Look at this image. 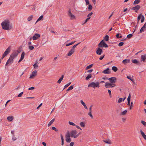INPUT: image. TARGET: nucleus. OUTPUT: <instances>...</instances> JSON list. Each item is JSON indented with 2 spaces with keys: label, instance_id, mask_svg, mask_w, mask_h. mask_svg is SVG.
Here are the masks:
<instances>
[{
  "label": "nucleus",
  "instance_id": "obj_1",
  "mask_svg": "<svg viewBox=\"0 0 146 146\" xmlns=\"http://www.w3.org/2000/svg\"><path fill=\"white\" fill-rule=\"evenodd\" d=\"M10 22L9 20H5L1 23V25L3 29L4 30H10L12 29V27L9 26Z\"/></svg>",
  "mask_w": 146,
  "mask_h": 146
},
{
  "label": "nucleus",
  "instance_id": "obj_2",
  "mask_svg": "<svg viewBox=\"0 0 146 146\" xmlns=\"http://www.w3.org/2000/svg\"><path fill=\"white\" fill-rule=\"evenodd\" d=\"M88 87L94 88H99L100 87V83L99 82H92L88 84Z\"/></svg>",
  "mask_w": 146,
  "mask_h": 146
},
{
  "label": "nucleus",
  "instance_id": "obj_3",
  "mask_svg": "<svg viewBox=\"0 0 146 146\" xmlns=\"http://www.w3.org/2000/svg\"><path fill=\"white\" fill-rule=\"evenodd\" d=\"M70 137H74L75 138L77 137L79 135V133L77 134L76 130H72L70 132Z\"/></svg>",
  "mask_w": 146,
  "mask_h": 146
},
{
  "label": "nucleus",
  "instance_id": "obj_4",
  "mask_svg": "<svg viewBox=\"0 0 146 146\" xmlns=\"http://www.w3.org/2000/svg\"><path fill=\"white\" fill-rule=\"evenodd\" d=\"M20 52L18 50L15 51L11 54L10 56V58H11L12 60H13L14 58H15Z\"/></svg>",
  "mask_w": 146,
  "mask_h": 146
},
{
  "label": "nucleus",
  "instance_id": "obj_5",
  "mask_svg": "<svg viewBox=\"0 0 146 146\" xmlns=\"http://www.w3.org/2000/svg\"><path fill=\"white\" fill-rule=\"evenodd\" d=\"M10 48V46L5 51L1 57V59H3L5 56L9 54L11 51Z\"/></svg>",
  "mask_w": 146,
  "mask_h": 146
},
{
  "label": "nucleus",
  "instance_id": "obj_6",
  "mask_svg": "<svg viewBox=\"0 0 146 146\" xmlns=\"http://www.w3.org/2000/svg\"><path fill=\"white\" fill-rule=\"evenodd\" d=\"M98 46L100 47H105L107 48L108 45L104 42L103 40H102L98 45Z\"/></svg>",
  "mask_w": 146,
  "mask_h": 146
},
{
  "label": "nucleus",
  "instance_id": "obj_7",
  "mask_svg": "<svg viewBox=\"0 0 146 146\" xmlns=\"http://www.w3.org/2000/svg\"><path fill=\"white\" fill-rule=\"evenodd\" d=\"M116 86L115 84H111V83L106 82L105 84V86L106 88H113Z\"/></svg>",
  "mask_w": 146,
  "mask_h": 146
},
{
  "label": "nucleus",
  "instance_id": "obj_8",
  "mask_svg": "<svg viewBox=\"0 0 146 146\" xmlns=\"http://www.w3.org/2000/svg\"><path fill=\"white\" fill-rule=\"evenodd\" d=\"M108 80L111 83L114 84L116 82L117 79L115 77H113L109 78Z\"/></svg>",
  "mask_w": 146,
  "mask_h": 146
},
{
  "label": "nucleus",
  "instance_id": "obj_9",
  "mask_svg": "<svg viewBox=\"0 0 146 146\" xmlns=\"http://www.w3.org/2000/svg\"><path fill=\"white\" fill-rule=\"evenodd\" d=\"M40 36V35L38 33H35L33 37V40H36Z\"/></svg>",
  "mask_w": 146,
  "mask_h": 146
},
{
  "label": "nucleus",
  "instance_id": "obj_10",
  "mask_svg": "<svg viewBox=\"0 0 146 146\" xmlns=\"http://www.w3.org/2000/svg\"><path fill=\"white\" fill-rule=\"evenodd\" d=\"M99 47L97 48V50L96 51V53L98 55H100L102 54V52L103 51L102 49H101Z\"/></svg>",
  "mask_w": 146,
  "mask_h": 146
},
{
  "label": "nucleus",
  "instance_id": "obj_11",
  "mask_svg": "<svg viewBox=\"0 0 146 146\" xmlns=\"http://www.w3.org/2000/svg\"><path fill=\"white\" fill-rule=\"evenodd\" d=\"M68 15L70 17L71 19H75V16L73 15L72 14L71 12L70 9L68 11Z\"/></svg>",
  "mask_w": 146,
  "mask_h": 146
},
{
  "label": "nucleus",
  "instance_id": "obj_12",
  "mask_svg": "<svg viewBox=\"0 0 146 146\" xmlns=\"http://www.w3.org/2000/svg\"><path fill=\"white\" fill-rule=\"evenodd\" d=\"M37 72L36 70H34L32 73V74L30 76L29 78H32L33 77L36 76V75Z\"/></svg>",
  "mask_w": 146,
  "mask_h": 146
},
{
  "label": "nucleus",
  "instance_id": "obj_13",
  "mask_svg": "<svg viewBox=\"0 0 146 146\" xmlns=\"http://www.w3.org/2000/svg\"><path fill=\"white\" fill-rule=\"evenodd\" d=\"M146 59V54L142 55L141 56V61L145 62V60Z\"/></svg>",
  "mask_w": 146,
  "mask_h": 146
},
{
  "label": "nucleus",
  "instance_id": "obj_14",
  "mask_svg": "<svg viewBox=\"0 0 146 146\" xmlns=\"http://www.w3.org/2000/svg\"><path fill=\"white\" fill-rule=\"evenodd\" d=\"M109 69L108 68L106 69L105 70L103 71L102 73L105 74H109L110 73L109 71Z\"/></svg>",
  "mask_w": 146,
  "mask_h": 146
},
{
  "label": "nucleus",
  "instance_id": "obj_15",
  "mask_svg": "<svg viewBox=\"0 0 146 146\" xmlns=\"http://www.w3.org/2000/svg\"><path fill=\"white\" fill-rule=\"evenodd\" d=\"M140 6L139 5H137L136 6L132 8L131 9L134 10H138L140 8Z\"/></svg>",
  "mask_w": 146,
  "mask_h": 146
},
{
  "label": "nucleus",
  "instance_id": "obj_16",
  "mask_svg": "<svg viewBox=\"0 0 146 146\" xmlns=\"http://www.w3.org/2000/svg\"><path fill=\"white\" fill-rule=\"evenodd\" d=\"M75 50L73 49H71L68 53L67 55L68 56L71 55L74 52Z\"/></svg>",
  "mask_w": 146,
  "mask_h": 146
},
{
  "label": "nucleus",
  "instance_id": "obj_17",
  "mask_svg": "<svg viewBox=\"0 0 146 146\" xmlns=\"http://www.w3.org/2000/svg\"><path fill=\"white\" fill-rule=\"evenodd\" d=\"M130 60L129 59H125L123 60L122 62L124 64H125L127 63H129L130 62Z\"/></svg>",
  "mask_w": 146,
  "mask_h": 146
},
{
  "label": "nucleus",
  "instance_id": "obj_18",
  "mask_svg": "<svg viewBox=\"0 0 146 146\" xmlns=\"http://www.w3.org/2000/svg\"><path fill=\"white\" fill-rule=\"evenodd\" d=\"M140 132L143 137L146 140V135L141 130H140Z\"/></svg>",
  "mask_w": 146,
  "mask_h": 146
},
{
  "label": "nucleus",
  "instance_id": "obj_19",
  "mask_svg": "<svg viewBox=\"0 0 146 146\" xmlns=\"http://www.w3.org/2000/svg\"><path fill=\"white\" fill-rule=\"evenodd\" d=\"M103 141L104 142H105L106 143H108V144H111V141L109 139H106L105 140H103Z\"/></svg>",
  "mask_w": 146,
  "mask_h": 146
},
{
  "label": "nucleus",
  "instance_id": "obj_20",
  "mask_svg": "<svg viewBox=\"0 0 146 146\" xmlns=\"http://www.w3.org/2000/svg\"><path fill=\"white\" fill-rule=\"evenodd\" d=\"M145 30H146V28L143 26L141 28L140 31V32L141 33Z\"/></svg>",
  "mask_w": 146,
  "mask_h": 146
},
{
  "label": "nucleus",
  "instance_id": "obj_21",
  "mask_svg": "<svg viewBox=\"0 0 146 146\" xmlns=\"http://www.w3.org/2000/svg\"><path fill=\"white\" fill-rule=\"evenodd\" d=\"M80 102L83 105V106H84V108L87 110L88 109V108L86 106V104L85 103L83 102V101L82 100H81L80 101Z\"/></svg>",
  "mask_w": 146,
  "mask_h": 146
},
{
  "label": "nucleus",
  "instance_id": "obj_22",
  "mask_svg": "<svg viewBox=\"0 0 146 146\" xmlns=\"http://www.w3.org/2000/svg\"><path fill=\"white\" fill-rule=\"evenodd\" d=\"M64 75H62L61 76V77L59 79V80H58L57 82V83L59 84H60L62 80H63V78H64Z\"/></svg>",
  "mask_w": 146,
  "mask_h": 146
},
{
  "label": "nucleus",
  "instance_id": "obj_23",
  "mask_svg": "<svg viewBox=\"0 0 146 146\" xmlns=\"http://www.w3.org/2000/svg\"><path fill=\"white\" fill-rule=\"evenodd\" d=\"M7 119L9 121H11L13 120V116H8L7 117Z\"/></svg>",
  "mask_w": 146,
  "mask_h": 146
},
{
  "label": "nucleus",
  "instance_id": "obj_24",
  "mask_svg": "<svg viewBox=\"0 0 146 146\" xmlns=\"http://www.w3.org/2000/svg\"><path fill=\"white\" fill-rule=\"evenodd\" d=\"M92 77V75L91 74H89L86 77V80H88L90 78Z\"/></svg>",
  "mask_w": 146,
  "mask_h": 146
},
{
  "label": "nucleus",
  "instance_id": "obj_25",
  "mask_svg": "<svg viewBox=\"0 0 146 146\" xmlns=\"http://www.w3.org/2000/svg\"><path fill=\"white\" fill-rule=\"evenodd\" d=\"M80 125L81 127H84L85 126V123L84 122H82L80 123Z\"/></svg>",
  "mask_w": 146,
  "mask_h": 146
},
{
  "label": "nucleus",
  "instance_id": "obj_26",
  "mask_svg": "<svg viewBox=\"0 0 146 146\" xmlns=\"http://www.w3.org/2000/svg\"><path fill=\"white\" fill-rule=\"evenodd\" d=\"M66 141L68 143H70L71 141V140L70 137L66 138Z\"/></svg>",
  "mask_w": 146,
  "mask_h": 146
},
{
  "label": "nucleus",
  "instance_id": "obj_27",
  "mask_svg": "<svg viewBox=\"0 0 146 146\" xmlns=\"http://www.w3.org/2000/svg\"><path fill=\"white\" fill-rule=\"evenodd\" d=\"M60 136H61V141H62L61 145H63L64 144V139L63 138V136L62 135H61Z\"/></svg>",
  "mask_w": 146,
  "mask_h": 146
},
{
  "label": "nucleus",
  "instance_id": "obj_28",
  "mask_svg": "<svg viewBox=\"0 0 146 146\" xmlns=\"http://www.w3.org/2000/svg\"><path fill=\"white\" fill-rule=\"evenodd\" d=\"M112 69L114 72H116L117 70V68L115 66H113L112 68Z\"/></svg>",
  "mask_w": 146,
  "mask_h": 146
},
{
  "label": "nucleus",
  "instance_id": "obj_29",
  "mask_svg": "<svg viewBox=\"0 0 146 146\" xmlns=\"http://www.w3.org/2000/svg\"><path fill=\"white\" fill-rule=\"evenodd\" d=\"M54 121V119H53L52 120H51L49 123L48 124V127L50 126L53 123Z\"/></svg>",
  "mask_w": 146,
  "mask_h": 146
},
{
  "label": "nucleus",
  "instance_id": "obj_30",
  "mask_svg": "<svg viewBox=\"0 0 146 146\" xmlns=\"http://www.w3.org/2000/svg\"><path fill=\"white\" fill-rule=\"evenodd\" d=\"M70 137V133L68 131L66 134L65 135V138L69 137Z\"/></svg>",
  "mask_w": 146,
  "mask_h": 146
},
{
  "label": "nucleus",
  "instance_id": "obj_31",
  "mask_svg": "<svg viewBox=\"0 0 146 146\" xmlns=\"http://www.w3.org/2000/svg\"><path fill=\"white\" fill-rule=\"evenodd\" d=\"M93 65V64H91L88 66H87L86 68V70H87L91 68Z\"/></svg>",
  "mask_w": 146,
  "mask_h": 146
},
{
  "label": "nucleus",
  "instance_id": "obj_32",
  "mask_svg": "<svg viewBox=\"0 0 146 146\" xmlns=\"http://www.w3.org/2000/svg\"><path fill=\"white\" fill-rule=\"evenodd\" d=\"M43 16V15L41 16L36 21V22L35 24H36V23L39 21H40L41 19H42Z\"/></svg>",
  "mask_w": 146,
  "mask_h": 146
},
{
  "label": "nucleus",
  "instance_id": "obj_33",
  "mask_svg": "<svg viewBox=\"0 0 146 146\" xmlns=\"http://www.w3.org/2000/svg\"><path fill=\"white\" fill-rule=\"evenodd\" d=\"M127 110H125L124 111H123L121 113V115H125L126 113H127Z\"/></svg>",
  "mask_w": 146,
  "mask_h": 146
},
{
  "label": "nucleus",
  "instance_id": "obj_34",
  "mask_svg": "<svg viewBox=\"0 0 146 146\" xmlns=\"http://www.w3.org/2000/svg\"><path fill=\"white\" fill-rule=\"evenodd\" d=\"M140 0H135L134 2V4H137L140 2Z\"/></svg>",
  "mask_w": 146,
  "mask_h": 146
},
{
  "label": "nucleus",
  "instance_id": "obj_35",
  "mask_svg": "<svg viewBox=\"0 0 146 146\" xmlns=\"http://www.w3.org/2000/svg\"><path fill=\"white\" fill-rule=\"evenodd\" d=\"M142 14H140L139 16H138V17H137V24L138 23V22H139V21L140 20V19H141V16H142Z\"/></svg>",
  "mask_w": 146,
  "mask_h": 146
},
{
  "label": "nucleus",
  "instance_id": "obj_36",
  "mask_svg": "<svg viewBox=\"0 0 146 146\" xmlns=\"http://www.w3.org/2000/svg\"><path fill=\"white\" fill-rule=\"evenodd\" d=\"M88 115L90 116L92 119L93 118V116L92 114V111H89L88 113Z\"/></svg>",
  "mask_w": 146,
  "mask_h": 146
},
{
  "label": "nucleus",
  "instance_id": "obj_37",
  "mask_svg": "<svg viewBox=\"0 0 146 146\" xmlns=\"http://www.w3.org/2000/svg\"><path fill=\"white\" fill-rule=\"evenodd\" d=\"M33 15H31L30 16H29L28 18L27 19V20L28 21H31L32 20V18H33Z\"/></svg>",
  "mask_w": 146,
  "mask_h": 146
},
{
  "label": "nucleus",
  "instance_id": "obj_38",
  "mask_svg": "<svg viewBox=\"0 0 146 146\" xmlns=\"http://www.w3.org/2000/svg\"><path fill=\"white\" fill-rule=\"evenodd\" d=\"M109 36L108 35H106L104 38V39L106 41H108L109 40Z\"/></svg>",
  "mask_w": 146,
  "mask_h": 146
},
{
  "label": "nucleus",
  "instance_id": "obj_39",
  "mask_svg": "<svg viewBox=\"0 0 146 146\" xmlns=\"http://www.w3.org/2000/svg\"><path fill=\"white\" fill-rule=\"evenodd\" d=\"M25 54V53L24 52H22L21 54V58L23 59L24 58V57Z\"/></svg>",
  "mask_w": 146,
  "mask_h": 146
},
{
  "label": "nucleus",
  "instance_id": "obj_40",
  "mask_svg": "<svg viewBox=\"0 0 146 146\" xmlns=\"http://www.w3.org/2000/svg\"><path fill=\"white\" fill-rule=\"evenodd\" d=\"M133 36V35L132 34H129L127 36V37L128 38H130Z\"/></svg>",
  "mask_w": 146,
  "mask_h": 146
},
{
  "label": "nucleus",
  "instance_id": "obj_41",
  "mask_svg": "<svg viewBox=\"0 0 146 146\" xmlns=\"http://www.w3.org/2000/svg\"><path fill=\"white\" fill-rule=\"evenodd\" d=\"M71 83V82H70L67 84L64 87V89L66 88L68 86H69Z\"/></svg>",
  "mask_w": 146,
  "mask_h": 146
},
{
  "label": "nucleus",
  "instance_id": "obj_42",
  "mask_svg": "<svg viewBox=\"0 0 146 146\" xmlns=\"http://www.w3.org/2000/svg\"><path fill=\"white\" fill-rule=\"evenodd\" d=\"M88 9L89 11H91L92 9V7L91 5H89Z\"/></svg>",
  "mask_w": 146,
  "mask_h": 146
},
{
  "label": "nucleus",
  "instance_id": "obj_43",
  "mask_svg": "<svg viewBox=\"0 0 146 146\" xmlns=\"http://www.w3.org/2000/svg\"><path fill=\"white\" fill-rule=\"evenodd\" d=\"M29 48L30 50H32L34 48V47L33 46H29Z\"/></svg>",
  "mask_w": 146,
  "mask_h": 146
},
{
  "label": "nucleus",
  "instance_id": "obj_44",
  "mask_svg": "<svg viewBox=\"0 0 146 146\" xmlns=\"http://www.w3.org/2000/svg\"><path fill=\"white\" fill-rule=\"evenodd\" d=\"M108 91L109 93L110 97V98H111L112 96L111 91L109 90H108Z\"/></svg>",
  "mask_w": 146,
  "mask_h": 146
},
{
  "label": "nucleus",
  "instance_id": "obj_45",
  "mask_svg": "<svg viewBox=\"0 0 146 146\" xmlns=\"http://www.w3.org/2000/svg\"><path fill=\"white\" fill-rule=\"evenodd\" d=\"M80 43H78L77 44H75L72 47V49H73L74 50V48L76 47Z\"/></svg>",
  "mask_w": 146,
  "mask_h": 146
},
{
  "label": "nucleus",
  "instance_id": "obj_46",
  "mask_svg": "<svg viewBox=\"0 0 146 146\" xmlns=\"http://www.w3.org/2000/svg\"><path fill=\"white\" fill-rule=\"evenodd\" d=\"M69 123L70 125H72L73 126H75L76 125L75 123H73V122H71L70 121L69 122Z\"/></svg>",
  "mask_w": 146,
  "mask_h": 146
},
{
  "label": "nucleus",
  "instance_id": "obj_47",
  "mask_svg": "<svg viewBox=\"0 0 146 146\" xmlns=\"http://www.w3.org/2000/svg\"><path fill=\"white\" fill-rule=\"evenodd\" d=\"M144 17L143 15L141 16V23H143L144 20Z\"/></svg>",
  "mask_w": 146,
  "mask_h": 146
},
{
  "label": "nucleus",
  "instance_id": "obj_48",
  "mask_svg": "<svg viewBox=\"0 0 146 146\" xmlns=\"http://www.w3.org/2000/svg\"><path fill=\"white\" fill-rule=\"evenodd\" d=\"M52 130H54L56 131H58V129H57L55 127H52Z\"/></svg>",
  "mask_w": 146,
  "mask_h": 146
},
{
  "label": "nucleus",
  "instance_id": "obj_49",
  "mask_svg": "<svg viewBox=\"0 0 146 146\" xmlns=\"http://www.w3.org/2000/svg\"><path fill=\"white\" fill-rule=\"evenodd\" d=\"M141 122L144 126H146V122H145L143 121H141Z\"/></svg>",
  "mask_w": 146,
  "mask_h": 146
},
{
  "label": "nucleus",
  "instance_id": "obj_50",
  "mask_svg": "<svg viewBox=\"0 0 146 146\" xmlns=\"http://www.w3.org/2000/svg\"><path fill=\"white\" fill-rule=\"evenodd\" d=\"M133 102H131V104H130V107L129 108V109L130 110H131L132 109V108L133 107Z\"/></svg>",
  "mask_w": 146,
  "mask_h": 146
},
{
  "label": "nucleus",
  "instance_id": "obj_51",
  "mask_svg": "<svg viewBox=\"0 0 146 146\" xmlns=\"http://www.w3.org/2000/svg\"><path fill=\"white\" fill-rule=\"evenodd\" d=\"M122 100H123V98H119L118 100L117 103H120L121 102H122Z\"/></svg>",
  "mask_w": 146,
  "mask_h": 146
},
{
  "label": "nucleus",
  "instance_id": "obj_52",
  "mask_svg": "<svg viewBox=\"0 0 146 146\" xmlns=\"http://www.w3.org/2000/svg\"><path fill=\"white\" fill-rule=\"evenodd\" d=\"M13 61V60H12L11 58H10V57L8 59L7 61L9 62H11V63H12Z\"/></svg>",
  "mask_w": 146,
  "mask_h": 146
},
{
  "label": "nucleus",
  "instance_id": "obj_53",
  "mask_svg": "<svg viewBox=\"0 0 146 146\" xmlns=\"http://www.w3.org/2000/svg\"><path fill=\"white\" fill-rule=\"evenodd\" d=\"M132 62L135 64H137L138 62V61L137 59H134L132 61Z\"/></svg>",
  "mask_w": 146,
  "mask_h": 146
},
{
  "label": "nucleus",
  "instance_id": "obj_54",
  "mask_svg": "<svg viewBox=\"0 0 146 146\" xmlns=\"http://www.w3.org/2000/svg\"><path fill=\"white\" fill-rule=\"evenodd\" d=\"M123 44L124 43L123 42H120L118 46H123Z\"/></svg>",
  "mask_w": 146,
  "mask_h": 146
},
{
  "label": "nucleus",
  "instance_id": "obj_55",
  "mask_svg": "<svg viewBox=\"0 0 146 146\" xmlns=\"http://www.w3.org/2000/svg\"><path fill=\"white\" fill-rule=\"evenodd\" d=\"M23 92H21L17 96V97H21V96L22 95V94H23Z\"/></svg>",
  "mask_w": 146,
  "mask_h": 146
},
{
  "label": "nucleus",
  "instance_id": "obj_56",
  "mask_svg": "<svg viewBox=\"0 0 146 146\" xmlns=\"http://www.w3.org/2000/svg\"><path fill=\"white\" fill-rule=\"evenodd\" d=\"M86 2V5H88L89 4V1L88 0H85Z\"/></svg>",
  "mask_w": 146,
  "mask_h": 146
},
{
  "label": "nucleus",
  "instance_id": "obj_57",
  "mask_svg": "<svg viewBox=\"0 0 146 146\" xmlns=\"http://www.w3.org/2000/svg\"><path fill=\"white\" fill-rule=\"evenodd\" d=\"M36 63H36L35 64H34L33 65L34 68H36L38 67V66L36 64Z\"/></svg>",
  "mask_w": 146,
  "mask_h": 146
},
{
  "label": "nucleus",
  "instance_id": "obj_58",
  "mask_svg": "<svg viewBox=\"0 0 146 146\" xmlns=\"http://www.w3.org/2000/svg\"><path fill=\"white\" fill-rule=\"evenodd\" d=\"M35 88L34 87H32L30 88H29L28 89L29 90H33Z\"/></svg>",
  "mask_w": 146,
  "mask_h": 146
},
{
  "label": "nucleus",
  "instance_id": "obj_59",
  "mask_svg": "<svg viewBox=\"0 0 146 146\" xmlns=\"http://www.w3.org/2000/svg\"><path fill=\"white\" fill-rule=\"evenodd\" d=\"M93 106V105H91L90 108H89V111H92V107Z\"/></svg>",
  "mask_w": 146,
  "mask_h": 146
},
{
  "label": "nucleus",
  "instance_id": "obj_60",
  "mask_svg": "<svg viewBox=\"0 0 146 146\" xmlns=\"http://www.w3.org/2000/svg\"><path fill=\"white\" fill-rule=\"evenodd\" d=\"M92 14H93V13L91 12L88 15L87 17H89L90 16H91Z\"/></svg>",
  "mask_w": 146,
  "mask_h": 146
},
{
  "label": "nucleus",
  "instance_id": "obj_61",
  "mask_svg": "<svg viewBox=\"0 0 146 146\" xmlns=\"http://www.w3.org/2000/svg\"><path fill=\"white\" fill-rule=\"evenodd\" d=\"M73 88V87L72 86H70L69 88V89L71 90Z\"/></svg>",
  "mask_w": 146,
  "mask_h": 146
},
{
  "label": "nucleus",
  "instance_id": "obj_62",
  "mask_svg": "<svg viewBox=\"0 0 146 146\" xmlns=\"http://www.w3.org/2000/svg\"><path fill=\"white\" fill-rule=\"evenodd\" d=\"M93 71V70L92 69L89 70L87 72L89 73H91Z\"/></svg>",
  "mask_w": 146,
  "mask_h": 146
},
{
  "label": "nucleus",
  "instance_id": "obj_63",
  "mask_svg": "<svg viewBox=\"0 0 146 146\" xmlns=\"http://www.w3.org/2000/svg\"><path fill=\"white\" fill-rule=\"evenodd\" d=\"M90 17H89V18H87L86 19V20H85V23L87 22V21H88L90 19Z\"/></svg>",
  "mask_w": 146,
  "mask_h": 146
},
{
  "label": "nucleus",
  "instance_id": "obj_64",
  "mask_svg": "<svg viewBox=\"0 0 146 146\" xmlns=\"http://www.w3.org/2000/svg\"><path fill=\"white\" fill-rule=\"evenodd\" d=\"M74 143L72 142L70 143V146H73L74 145Z\"/></svg>",
  "mask_w": 146,
  "mask_h": 146
}]
</instances>
